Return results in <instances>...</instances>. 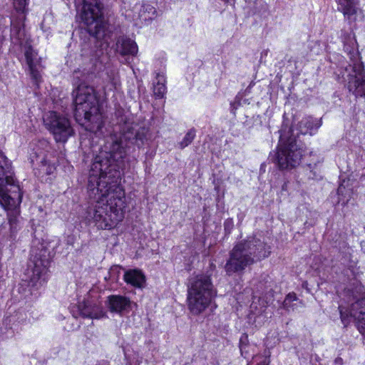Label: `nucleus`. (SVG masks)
Wrapping results in <instances>:
<instances>
[{"instance_id":"nucleus-1","label":"nucleus","mask_w":365,"mask_h":365,"mask_svg":"<svg viewBox=\"0 0 365 365\" xmlns=\"http://www.w3.org/2000/svg\"><path fill=\"white\" fill-rule=\"evenodd\" d=\"M125 157L121 140L110 137L91 165L88 192L90 198L96 200L93 218L99 229H112L124 218L125 195L119 179Z\"/></svg>"},{"instance_id":"nucleus-2","label":"nucleus","mask_w":365,"mask_h":365,"mask_svg":"<svg viewBox=\"0 0 365 365\" xmlns=\"http://www.w3.org/2000/svg\"><path fill=\"white\" fill-rule=\"evenodd\" d=\"M75 71V78L81 82L73 91V103L75 106L74 115L77 121L85 125L86 129L92 133H98L103 126V116L100 113L98 98L93 87L87 85L86 81H90L93 76V72L86 75Z\"/></svg>"},{"instance_id":"nucleus-3","label":"nucleus","mask_w":365,"mask_h":365,"mask_svg":"<svg viewBox=\"0 0 365 365\" xmlns=\"http://www.w3.org/2000/svg\"><path fill=\"white\" fill-rule=\"evenodd\" d=\"M270 247L255 237L237 243L230 252L229 259L225 265L227 275L242 274L245 268L255 262L267 257Z\"/></svg>"},{"instance_id":"nucleus-4","label":"nucleus","mask_w":365,"mask_h":365,"mask_svg":"<svg viewBox=\"0 0 365 365\" xmlns=\"http://www.w3.org/2000/svg\"><path fill=\"white\" fill-rule=\"evenodd\" d=\"M217 295L211 276L199 274L191 277L187 283V305L192 314L203 312L212 302Z\"/></svg>"},{"instance_id":"nucleus-5","label":"nucleus","mask_w":365,"mask_h":365,"mask_svg":"<svg viewBox=\"0 0 365 365\" xmlns=\"http://www.w3.org/2000/svg\"><path fill=\"white\" fill-rule=\"evenodd\" d=\"M342 41L344 49L350 58V63L346 68L349 71L347 88L356 97H365V69L357 50L355 36L352 34H346L342 37Z\"/></svg>"},{"instance_id":"nucleus-6","label":"nucleus","mask_w":365,"mask_h":365,"mask_svg":"<svg viewBox=\"0 0 365 365\" xmlns=\"http://www.w3.org/2000/svg\"><path fill=\"white\" fill-rule=\"evenodd\" d=\"M76 3H83L81 18L86 25L91 36L97 40L108 43L110 38L108 25L103 17V5L100 0H75Z\"/></svg>"},{"instance_id":"nucleus-7","label":"nucleus","mask_w":365,"mask_h":365,"mask_svg":"<svg viewBox=\"0 0 365 365\" xmlns=\"http://www.w3.org/2000/svg\"><path fill=\"white\" fill-rule=\"evenodd\" d=\"M304 145L293 136H287L284 129L280 130L279 145L273 161L281 170H290L298 166L304 154Z\"/></svg>"},{"instance_id":"nucleus-8","label":"nucleus","mask_w":365,"mask_h":365,"mask_svg":"<svg viewBox=\"0 0 365 365\" xmlns=\"http://www.w3.org/2000/svg\"><path fill=\"white\" fill-rule=\"evenodd\" d=\"M349 297V307L343 304L339 306L340 317L344 326L350 322V317L356 321L358 330L365 336V292L361 284H357L354 289H348L346 291Z\"/></svg>"},{"instance_id":"nucleus-9","label":"nucleus","mask_w":365,"mask_h":365,"mask_svg":"<svg viewBox=\"0 0 365 365\" xmlns=\"http://www.w3.org/2000/svg\"><path fill=\"white\" fill-rule=\"evenodd\" d=\"M11 163L0 150V205L5 209L21 201L20 187L13 178Z\"/></svg>"},{"instance_id":"nucleus-10","label":"nucleus","mask_w":365,"mask_h":365,"mask_svg":"<svg viewBox=\"0 0 365 365\" xmlns=\"http://www.w3.org/2000/svg\"><path fill=\"white\" fill-rule=\"evenodd\" d=\"M46 128L53 135L56 142L66 143L74 135L69 120L55 111H50L43 117Z\"/></svg>"},{"instance_id":"nucleus-11","label":"nucleus","mask_w":365,"mask_h":365,"mask_svg":"<svg viewBox=\"0 0 365 365\" xmlns=\"http://www.w3.org/2000/svg\"><path fill=\"white\" fill-rule=\"evenodd\" d=\"M49 265L50 260L46 255L36 254L34 258L32 274L27 285L31 295L36 297L38 290L47 282Z\"/></svg>"},{"instance_id":"nucleus-12","label":"nucleus","mask_w":365,"mask_h":365,"mask_svg":"<svg viewBox=\"0 0 365 365\" xmlns=\"http://www.w3.org/2000/svg\"><path fill=\"white\" fill-rule=\"evenodd\" d=\"M71 312L75 318L80 316L83 318L99 319L106 317V313L101 304L86 299L72 306Z\"/></svg>"},{"instance_id":"nucleus-13","label":"nucleus","mask_w":365,"mask_h":365,"mask_svg":"<svg viewBox=\"0 0 365 365\" xmlns=\"http://www.w3.org/2000/svg\"><path fill=\"white\" fill-rule=\"evenodd\" d=\"M24 57L29 66L30 78L33 83L38 86L41 82L42 73L44 68L41 63V58L32 46L29 45L28 43L24 44Z\"/></svg>"},{"instance_id":"nucleus-14","label":"nucleus","mask_w":365,"mask_h":365,"mask_svg":"<svg viewBox=\"0 0 365 365\" xmlns=\"http://www.w3.org/2000/svg\"><path fill=\"white\" fill-rule=\"evenodd\" d=\"M31 163L34 167V174L41 180H47L46 177L51 175L56 170L55 162L48 158L47 155L35 152L30 155Z\"/></svg>"},{"instance_id":"nucleus-15","label":"nucleus","mask_w":365,"mask_h":365,"mask_svg":"<svg viewBox=\"0 0 365 365\" xmlns=\"http://www.w3.org/2000/svg\"><path fill=\"white\" fill-rule=\"evenodd\" d=\"M106 305L110 313L123 316L130 311L132 302L125 296L112 294L107 297Z\"/></svg>"},{"instance_id":"nucleus-16","label":"nucleus","mask_w":365,"mask_h":365,"mask_svg":"<svg viewBox=\"0 0 365 365\" xmlns=\"http://www.w3.org/2000/svg\"><path fill=\"white\" fill-rule=\"evenodd\" d=\"M14 8L18 14V16L15 17L13 14L12 19H11V38H16L19 41V46H21V27L23 26L22 22V14H23V0H13Z\"/></svg>"},{"instance_id":"nucleus-17","label":"nucleus","mask_w":365,"mask_h":365,"mask_svg":"<svg viewBox=\"0 0 365 365\" xmlns=\"http://www.w3.org/2000/svg\"><path fill=\"white\" fill-rule=\"evenodd\" d=\"M115 51L121 56H135L138 53V46L130 38L120 36L116 40Z\"/></svg>"},{"instance_id":"nucleus-18","label":"nucleus","mask_w":365,"mask_h":365,"mask_svg":"<svg viewBox=\"0 0 365 365\" xmlns=\"http://www.w3.org/2000/svg\"><path fill=\"white\" fill-rule=\"evenodd\" d=\"M359 0H338V10L341 11L345 19L349 21V24L356 21V16L358 11L357 7Z\"/></svg>"},{"instance_id":"nucleus-19","label":"nucleus","mask_w":365,"mask_h":365,"mask_svg":"<svg viewBox=\"0 0 365 365\" xmlns=\"http://www.w3.org/2000/svg\"><path fill=\"white\" fill-rule=\"evenodd\" d=\"M148 129L140 128L138 130H135L133 127L126 125L124 128L123 138L125 140H134L135 143L139 147L147 140Z\"/></svg>"},{"instance_id":"nucleus-20","label":"nucleus","mask_w":365,"mask_h":365,"mask_svg":"<svg viewBox=\"0 0 365 365\" xmlns=\"http://www.w3.org/2000/svg\"><path fill=\"white\" fill-rule=\"evenodd\" d=\"M322 124V119L314 118L311 116L303 118L299 123V133L303 135L315 134Z\"/></svg>"},{"instance_id":"nucleus-21","label":"nucleus","mask_w":365,"mask_h":365,"mask_svg":"<svg viewBox=\"0 0 365 365\" xmlns=\"http://www.w3.org/2000/svg\"><path fill=\"white\" fill-rule=\"evenodd\" d=\"M124 281L135 288H142L145 282V276L140 269L126 270L123 275Z\"/></svg>"},{"instance_id":"nucleus-22","label":"nucleus","mask_w":365,"mask_h":365,"mask_svg":"<svg viewBox=\"0 0 365 365\" xmlns=\"http://www.w3.org/2000/svg\"><path fill=\"white\" fill-rule=\"evenodd\" d=\"M156 80L157 82L153 86L154 95L158 98H163L167 92L165 77L163 74L158 73Z\"/></svg>"},{"instance_id":"nucleus-23","label":"nucleus","mask_w":365,"mask_h":365,"mask_svg":"<svg viewBox=\"0 0 365 365\" xmlns=\"http://www.w3.org/2000/svg\"><path fill=\"white\" fill-rule=\"evenodd\" d=\"M262 296H257L254 294L252 299L253 301L258 298L262 300V306L267 307L274 301V291L271 286L266 287V289L262 292Z\"/></svg>"},{"instance_id":"nucleus-24","label":"nucleus","mask_w":365,"mask_h":365,"mask_svg":"<svg viewBox=\"0 0 365 365\" xmlns=\"http://www.w3.org/2000/svg\"><path fill=\"white\" fill-rule=\"evenodd\" d=\"M31 212L32 215H36L38 217V220L41 222L45 219V217L47 215V207L46 206H43L41 200H40L36 205L31 207Z\"/></svg>"},{"instance_id":"nucleus-25","label":"nucleus","mask_w":365,"mask_h":365,"mask_svg":"<svg viewBox=\"0 0 365 365\" xmlns=\"http://www.w3.org/2000/svg\"><path fill=\"white\" fill-rule=\"evenodd\" d=\"M195 135L196 131L194 128L189 130L184 136L182 141L179 143V148L180 149H183L185 147L188 146L193 141V140L195 138Z\"/></svg>"},{"instance_id":"nucleus-26","label":"nucleus","mask_w":365,"mask_h":365,"mask_svg":"<svg viewBox=\"0 0 365 365\" xmlns=\"http://www.w3.org/2000/svg\"><path fill=\"white\" fill-rule=\"evenodd\" d=\"M297 300V297L296 294L294 292L289 293L282 304V307L287 311H290L291 309H294V305L292 302Z\"/></svg>"},{"instance_id":"nucleus-27","label":"nucleus","mask_w":365,"mask_h":365,"mask_svg":"<svg viewBox=\"0 0 365 365\" xmlns=\"http://www.w3.org/2000/svg\"><path fill=\"white\" fill-rule=\"evenodd\" d=\"M308 168L309 169V173H307V178L311 180H319L322 178V176L316 170H312V165H308Z\"/></svg>"},{"instance_id":"nucleus-28","label":"nucleus","mask_w":365,"mask_h":365,"mask_svg":"<svg viewBox=\"0 0 365 365\" xmlns=\"http://www.w3.org/2000/svg\"><path fill=\"white\" fill-rule=\"evenodd\" d=\"M108 77L110 80L112 86H115L118 83V78L115 73H112L110 75H108Z\"/></svg>"},{"instance_id":"nucleus-29","label":"nucleus","mask_w":365,"mask_h":365,"mask_svg":"<svg viewBox=\"0 0 365 365\" xmlns=\"http://www.w3.org/2000/svg\"><path fill=\"white\" fill-rule=\"evenodd\" d=\"M225 230H227L228 229H230V226L232 225V220L229 221V220H226L225 222Z\"/></svg>"},{"instance_id":"nucleus-30","label":"nucleus","mask_w":365,"mask_h":365,"mask_svg":"<svg viewBox=\"0 0 365 365\" xmlns=\"http://www.w3.org/2000/svg\"><path fill=\"white\" fill-rule=\"evenodd\" d=\"M343 189H344V187H343L342 185H340L338 189H337V193L339 195H341L343 194Z\"/></svg>"},{"instance_id":"nucleus-31","label":"nucleus","mask_w":365,"mask_h":365,"mask_svg":"<svg viewBox=\"0 0 365 365\" xmlns=\"http://www.w3.org/2000/svg\"><path fill=\"white\" fill-rule=\"evenodd\" d=\"M335 364L336 365H341L342 364V359L341 358H337L335 359Z\"/></svg>"},{"instance_id":"nucleus-32","label":"nucleus","mask_w":365,"mask_h":365,"mask_svg":"<svg viewBox=\"0 0 365 365\" xmlns=\"http://www.w3.org/2000/svg\"><path fill=\"white\" fill-rule=\"evenodd\" d=\"M96 365H109L108 362L106 361H99Z\"/></svg>"},{"instance_id":"nucleus-33","label":"nucleus","mask_w":365,"mask_h":365,"mask_svg":"<svg viewBox=\"0 0 365 365\" xmlns=\"http://www.w3.org/2000/svg\"><path fill=\"white\" fill-rule=\"evenodd\" d=\"M118 269H119V267L116 266L111 269L110 272H114V270Z\"/></svg>"},{"instance_id":"nucleus-34","label":"nucleus","mask_w":365,"mask_h":365,"mask_svg":"<svg viewBox=\"0 0 365 365\" xmlns=\"http://www.w3.org/2000/svg\"><path fill=\"white\" fill-rule=\"evenodd\" d=\"M257 365H267L265 362H262L258 364Z\"/></svg>"},{"instance_id":"nucleus-35","label":"nucleus","mask_w":365,"mask_h":365,"mask_svg":"<svg viewBox=\"0 0 365 365\" xmlns=\"http://www.w3.org/2000/svg\"><path fill=\"white\" fill-rule=\"evenodd\" d=\"M24 8L26 7V0H24Z\"/></svg>"},{"instance_id":"nucleus-36","label":"nucleus","mask_w":365,"mask_h":365,"mask_svg":"<svg viewBox=\"0 0 365 365\" xmlns=\"http://www.w3.org/2000/svg\"><path fill=\"white\" fill-rule=\"evenodd\" d=\"M33 225H34V219H32Z\"/></svg>"}]
</instances>
